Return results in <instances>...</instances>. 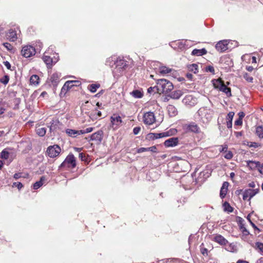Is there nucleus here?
I'll use <instances>...</instances> for the list:
<instances>
[{
    "label": "nucleus",
    "mask_w": 263,
    "mask_h": 263,
    "mask_svg": "<svg viewBox=\"0 0 263 263\" xmlns=\"http://www.w3.org/2000/svg\"><path fill=\"white\" fill-rule=\"evenodd\" d=\"M112 64L116 65L112 71L114 77H120L128 67V62L125 61L123 58H118L116 60L115 57H111L106 60V65L111 66Z\"/></svg>",
    "instance_id": "obj_1"
},
{
    "label": "nucleus",
    "mask_w": 263,
    "mask_h": 263,
    "mask_svg": "<svg viewBox=\"0 0 263 263\" xmlns=\"http://www.w3.org/2000/svg\"><path fill=\"white\" fill-rule=\"evenodd\" d=\"M197 114L199 117L200 122L206 125L212 120L214 110L207 107H201L198 110Z\"/></svg>",
    "instance_id": "obj_2"
},
{
    "label": "nucleus",
    "mask_w": 263,
    "mask_h": 263,
    "mask_svg": "<svg viewBox=\"0 0 263 263\" xmlns=\"http://www.w3.org/2000/svg\"><path fill=\"white\" fill-rule=\"evenodd\" d=\"M157 92L167 95L173 90L174 86L173 84L169 81L161 79L157 80Z\"/></svg>",
    "instance_id": "obj_3"
},
{
    "label": "nucleus",
    "mask_w": 263,
    "mask_h": 263,
    "mask_svg": "<svg viewBox=\"0 0 263 263\" xmlns=\"http://www.w3.org/2000/svg\"><path fill=\"white\" fill-rule=\"evenodd\" d=\"M212 82L214 88L225 93L228 97L232 96L231 88L228 87L221 79H214Z\"/></svg>",
    "instance_id": "obj_4"
},
{
    "label": "nucleus",
    "mask_w": 263,
    "mask_h": 263,
    "mask_svg": "<svg viewBox=\"0 0 263 263\" xmlns=\"http://www.w3.org/2000/svg\"><path fill=\"white\" fill-rule=\"evenodd\" d=\"M76 166V158L73 154H70L67 156L65 160L60 165V167L74 168Z\"/></svg>",
    "instance_id": "obj_5"
},
{
    "label": "nucleus",
    "mask_w": 263,
    "mask_h": 263,
    "mask_svg": "<svg viewBox=\"0 0 263 263\" xmlns=\"http://www.w3.org/2000/svg\"><path fill=\"white\" fill-rule=\"evenodd\" d=\"M35 52V48L30 45L24 46L21 50V54L25 58H30L34 55Z\"/></svg>",
    "instance_id": "obj_6"
},
{
    "label": "nucleus",
    "mask_w": 263,
    "mask_h": 263,
    "mask_svg": "<svg viewBox=\"0 0 263 263\" xmlns=\"http://www.w3.org/2000/svg\"><path fill=\"white\" fill-rule=\"evenodd\" d=\"M61 151V148L59 145H53L47 148V153L50 158H54L59 155Z\"/></svg>",
    "instance_id": "obj_7"
},
{
    "label": "nucleus",
    "mask_w": 263,
    "mask_h": 263,
    "mask_svg": "<svg viewBox=\"0 0 263 263\" xmlns=\"http://www.w3.org/2000/svg\"><path fill=\"white\" fill-rule=\"evenodd\" d=\"M183 128L186 132H192L196 134H198L200 132L199 126L194 122H191L189 124H185Z\"/></svg>",
    "instance_id": "obj_8"
},
{
    "label": "nucleus",
    "mask_w": 263,
    "mask_h": 263,
    "mask_svg": "<svg viewBox=\"0 0 263 263\" xmlns=\"http://www.w3.org/2000/svg\"><path fill=\"white\" fill-rule=\"evenodd\" d=\"M259 191V189L254 190L247 189L245 190L242 194L243 199L244 200H248L250 201L253 197L258 193Z\"/></svg>",
    "instance_id": "obj_9"
},
{
    "label": "nucleus",
    "mask_w": 263,
    "mask_h": 263,
    "mask_svg": "<svg viewBox=\"0 0 263 263\" xmlns=\"http://www.w3.org/2000/svg\"><path fill=\"white\" fill-rule=\"evenodd\" d=\"M143 118L144 123L147 125H152L156 121L154 114L151 111L145 113L143 115Z\"/></svg>",
    "instance_id": "obj_10"
},
{
    "label": "nucleus",
    "mask_w": 263,
    "mask_h": 263,
    "mask_svg": "<svg viewBox=\"0 0 263 263\" xmlns=\"http://www.w3.org/2000/svg\"><path fill=\"white\" fill-rule=\"evenodd\" d=\"M172 134L171 133L170 131H167L160 133H150L147 135V136L149 139L155 140L163 137H168L171 136Z\"/></svg>",
    "instance_id": "obj_11"
},
{
    "label": "nucleus",
    "mask_w": 263,
    "mask_h": 263,
    "mask_svg": "<svg viewBox=\"0 0 263 263\" xmlns=\"http://www.w3.org/2000/svg\"><path fill=\"white\" fill-rule=\"evenodd\" d=\"M228 44L227 40L220 41L218 42L216 45L215 48L217 51L223 52L228 49Z\"/></svg>",
    "instance_id": "obj_12"
},
{
    "label": "nucleus",
    "mask_w": 263,
    "mask_h": 263,
    "mask_svg": "<svg viewBox=\"0 0 263 263\" xmlns=\"http://www.w3.org/2000/svg\"><path fill=\"white\" fill-rule=\"evenodd\" d=\"M103 134L102 130H98L91 135L90 140L95 141L100 143L102 140Z\"/></svg>",
    "instance_id": "obj_13"
},
{
    "label": "nucleus",
    "mask_w": 263,
    "mask_h": 263,
    "mask_svg": "<svg viewBox=\"0 0 263 263\" xmlns=\"http://www.w3.org/2000/svg\"><path fill=\"white\" fill-rule=\"evenodd\" d=\"M178 143V138H171L165 141L164 144L165 147H174L176 146Z\"/></svg>",
    "instance_id": "obj_14"
},
{
    "label": "nucleus",
    "mask_w": 263,
    "mask_h": 263,
    "mask_svg": "<svg viewBox=\"0 0 263 263\" xmlns=\"http://www.w3.org/2000/svg\"><path fill=\"white\" fill-rule=\"evenodd\" d=\"M61 76V74L58 72H55L52 74L50 80L53 86H57L58 85Z\"/></svg>",
    "instance_id": "obj_15"
},
{
    "label": "nucleus",
    "mask_w": 263,
    "mask_h": 263,
    "mask_svg": "<svg viewBox=\"0 0 263 263\" xmlns=\"http://www.w3.org/2000/svg\"><path fill=\"white\" fill-rule=\"evenodd\" d=\"M110 121L112 125H119L122 121L120 116L114 114L110 118Z\"/></svg>",
    "instance_id": "obj_16"
},
{
    "label": "nucleus",
    "mask_w": 263,
    "mask_h": 263,
    "mask_svg": "<svg viewBox=\"0 0 263 263\" xmlns=\"http://www.w3.org/2000/svg\"><path fill=\"white\" fill-rule=\"evenodd\" d=\"M229 183L224 182L220 191V196L221 198H223L227 195Z\"/></svg>",
    "instance_id": "obj_17"
},
{
    "label": "nucleus",
    "mask_w": 263,
    "mask_h": 263,
    "mask_svg": "<svg viewBox=\"0 0 263 263\" xmlns=\"http://www.w3.org/2000/svg\"><path fill=\"white\" fill-rule=\"evenodd\" d=\"M7 39L11 42H14L17 39V34L15 31L10 30L7 34Z\"/></svg>",
    "instance_id": "obj_18"
},
{
    "label": "nucleus",
    "mask_w": 263,
    "mask_h": 263,
    "mask_svg": "<svg viewBox=\"0 0 263 263\" xmlns=\"http://www.w3.org/2000/svg\"><path fill=\"white\" fill-rule=\"evenodd\" d=\"M157 149L156 146H153L149 147H141L137 149L138 153H141L144 152L151 151L153 153H157Z\"/></svg>",
    "instance_id": "obj_19"
},
{
    "label": "nucleus",
    "mask_w": 263,
    "mask_h": 263,
    "mask_svg": "<svg viewBox=\"0 0 263 263\" xmlns=\"http://www.w3.org/2000/svg\"><path fill=\"white\" fill-rule=\"evenodd\" d=\"M167 109L170 117H174L177 114L176 108L172 105H168L167 106Z\"/></svg>",
    "instance_id": "obj_20"
},
{
    "label": "nucleus",
    "mask_w": 263,
    "mask_h": 263,
    "mask_svg": "<svg viewBox=\"0 0 263 263\" xmlns=\"http://www.w3.org/2000/svg\"><path fill=\"white\" fill-rule=\"evenodd\" d=\"M43 60L44 62L46 63V64L47 65L48 67H50L53 65V61H52V58L50 56L46 55L44 54V55L43 57Z\"/></svg>",
    "instance_id": "obj_21"
},
{
    "label": "nucleus",
    "mask_w": 263,
    "mask_h": 263,
    "mask_svg": "<svg viewBox=\"0 0 263 263\" xmlns=\"http://www.w3.org/2000/svg\"><path fill=\"white\" fill-rule=\"evenodd\" d=\"M216 242H218L221 245H226L228 241L222 236L220 235H217L214 238Z\"/></svg>",
    "instance_id": "obj_22"
},
{
    "label": "nucleus",
    "mask_w": 263,
    "mask_h": 263,
    "mask_svg": "<svg viewBox=\"0 0 263 263\" xmlns=\"http://www.w3.org/2000/svg\"><path fill=\"white\" fill-rule=\"evenodd\" d=\"M207 51L204 48H202L201 49H194L192 52V54L193 55H197L200 56L206 53Z\"/></svg>",
    "instance_id": "obj_23"
},
{
    "label": "nucleus",
    "mask_w": 263,
    "mask_h": 263,
    "mask_svg": "<svg viewBox=\"0 0 263 263\" xmlns=\"http://www.w3.org/2000/svg\"><path fill=\"white\" fill-rule=\"evenodd\" d=\"M182 95V92L180 90H175L172 92L169 96L174 99H179Z\"/></svg>",
    "instance_id": "obj_24"
},
{
    "label": "nucleus",
    "mask_w": 263,
    "mask_h": 263,
    "mask_svg": "<svg viewBox=\"0 0 263 263\" xmlns=\"http://www.w3.org/2000/svg\"><path fill=\"white\" fill-rule=\"evenodd\" d=\"M172 71L171 68L164 66H160L159 68V72L162 74H165L170 73Z\"/></svg>",
    "instance_id": "obj_25"
},
{
    "label": "nucleus",
    "mask_w": 263,
    "mask_h": 263,
    "mask_svg": "<svg viewBox=\"0 0 263 263\" xmlns=\"http://www.w3.org/2000/svg\"><path fill=\"white\" fill-rule=\"evenodd\" d=\"M45 180V177L44 176L41 177L39 181H36L33 184V189L37 190L39 189L41 186L43 185V181H44Z\"/></svg>",
    "instance_id": "obj_26"
},
{
    "label": "nucleus",
    "mask_w": 263,
    "mask_h": 263,
    "mask_svg": "<svg viewBox=\"0 0 263 263\" xmlns=\"http://www.w3.org/2000/svg\"><path fill=\"white\" fill-rule=\"evenodd\" d=\"M130 93L135 98H141L143 96V93L139 90H134Z\"/></svg>",
    "instance_id": "obj_27"
},
{
    "label": "nucleus",
    "mask_w": 263,
    "mask_h": 263,
    "mask_svg": "<svg viewBox=\"0 0 263 263\" xmlns=\"http://www.w3.org/2000/svg\"><path fill=\"white\" fill-rule=\"evenodd\" d=\"M100 87V85L99 84H92L88 86V89L90 92L95 93Z\"/></svg>",
    "instance_id": "obj_28"
},
{
    "label": "nucleus",
    "mask_w": 263,
    "mask_h": 263,
    "mask_svg": "<svg viewBox=\"0 0 263 263\" xmlns=\"http://www.w3.org/2000/svg\"><path fill=\"white\" fill-rule=\"evenodd\" d=\"M74 83H77L75 85L76 86L79 84V82L77 81H68L65 83V87L68 88L69 89L74 86Z\"/></svg>",
    "instance_id": "obj_29"
},
{
    "label": "nucleus",
    "mask_w": 263,
    "mask_h": 263,
    "mask_svg": "<svg viewBox=\"0 0 263 263\" xmlns=\"http://www.w3.org/2000/svg\"><path fill=\"white\" fill-rule=\"evenodd\" d=\"M39 77L36 74L32 75L30 79V82L31 84L36 85L39 84Z\"/></svg>",
    "instance_id": "obj_30"
},
{
    "label": "nucleus",
    "mask_w": 263,
    "mask_h": 263,
    "mask_svg": "<svg viewBox=\"0 0 263 263\" xmlns=\"http://www.w3.org/2000/svg\"><path fill=\"white\" fill-rule=\"evenodd\" d=\"M223 207L224 211L225 212H227L228 213L232 212L233 211V208L230 205V204L227 201L224 202L223 204Z\"/></svg>",
    "instance_id": "obj_31"
},
{
    "label": "nucleus",
    "mask_w": 263,
    "mask_h": 263,
    "mask_svg": "<svg viewBox=\"0 0 263 263\" xmlns=\"http://www.w3.org/2000/svg\"><path fill=\"white\" fill-rule=\"evenodd\" d=\"M66 133L69 136L72 137H76L78 136V131L77 130L72 129H67Z\"/></svg>",
    "instance_id": "obj_32"
},
{
    "label": "nucleus",
    "mask_w": 263,
    "mask_h": 263,
    "mask_svg": "<svg viewBox=\"0 0 263 263\" xmlns=\"http://www.w3.org/2000/svg\"><path fill=\"white\" fill-rule=\"evenodd\" d=\"M192 100H193L192 96L188 95L185 97L182 101L184 104L191 105L192 103L194 104V102H192Z\"/></svg>",
    "instance_id": "obj_33"
},
{
    "label": "nucleus",
    "mask_w": 263,
    "mask_h": 263,
    "mask_svg": "<svg viewBox=\"0 0 263 263\" xmlns=\"http://www.w3.org/2000/svg\"><path fill=\"white\" fill-rule=\"evenodd\" d=\"M256 134L259 138L263 139V127L262 126H259L256 127Z\"/></svg>",
    "instance_id": "obj_34"
},
{
    "label": "nucleus",
    "mask_w": 263,
    "mask_h": 263,
    "mask_svg": "<svg viewBox=\"0 0 263 263\" xmlns=\"http://www.w3.org/2000/svg\"><path fill=\"white\" fill-rule=\"evenodd\" d=\"M198 65L196 64H193L188 66V69L190 71L196 73L198 72Z\"/></svg>",
    "instance_id": "obj_35"
},
{
    "label": "nucleus",
    "mask_w": 263,
    "mask_h": 263,
    "mask_svg": "<svg viewBox=\"0 0 263 263\" xmlns=\"http://www.w3.org/2000/svg\"><path fill=\"white\" fill-rule=\"evenodd\" d=\"M59 122L57 120H52L51 122L50 125L48 127L49 128L50 132L54 131L57 128V126Z\"/></svg>",
    "instance_id": "obj_36"
},
{
    "label": "nucleus",
    "mask_w": 263,
    "mask_h": 263,
    "mask_svg": "<svg viewBox=\"0 0 263 263\" xmlns=\"http://www.w3.org/2000/svg\"><path fill=\"white\" fill-rule=\"evenodd\" d=\"M36 134L40 137H43L46 133V129L45 127L38 128L36 129Z\"/></svg>",
    "instance_id": "obj_37"
},
{
    "label": "nucleus",
    "mask_w": 263,
    "mask_h": 263,
    "mask_svg": "<svg viewBox=\"0 0 263 263\" xmlns=\"http://www.w3.org/2000/svg\"><path fill=\"white\" fill-rule=\"evenodd\" d=\"M248 166H249L251 169H254L258 167L259 164V162H255L253 161H249L247 162Z\"/></svg>",
    "instance_id": "obj_38"
},
{
    "label": "nucleus",
    "mask_w": 263,
    "mask_h": 263,
    "mask_svg": "<svg viewBox=\"0 0 263 263\" xmlns=\"http://www.w3.org/2000/svg\"><path fill=\"white\" fill-rule=\"evenodd\" d=\"M9 153L7 149H4L1 153V158L4 159H7L9 158Z\"/></svg>",
    "instance_id": "obj_39"
},
{
    "label": "nucleus",
    "mask_w": 263,
    "mask_h": 263,
    "mask_svg": "<svg viewBox=\"0 0 263 263\" xmlns=\"http://www.w3.org/2000/svg\"><path fill=\"white\" fill-rule=\"evenodd\" d=\"M247 146L249 147L257 148L260 146V144L255 142H247Z\"/></svg>",
    "instance_id": "obj_40"
},
{
    "label": "nucleus",
    "mask_w": 263,
    "mask_h": 263,
    "mask_svg": "<svg viewBox=\"0 0 263 263\" xmlns=\"http://www.w3.org/2000/svg\"><path fill=\"white\" fill-rule=\"evenodd\" d=\"M244 79L249 83H252L253 81V78L252 77L250 76L248 73H245L243 74Z\"/></svg>",
    "instance_id": "obj_41"
},
{
    "label": "nucleus",
    "mask_w": 263,
    "mask_h": 263,
    "mask_svg": "<svg viewBox=\"0 0 263 263\" xmlns=\"http://www.w3.org/2000/svg\"><path fill=\"white\" fill-rule=\"evenodd\" d=\"M9 80V77L8 76L6 75L0 79V81L2 83L6 85L7 84Z\"/></svg>",
    "instance_id": "obj_42"
},
{
    "label": "nucleus",
    "mask_w": 263,
    "mask_h": 263,
    "mask_svg": "<svg viewBox=\"0 0 263 263\" xmlns=\"http://www.w3.org/2000/svg\"><path fill=\"white\" fill-rule=\"evenodd\" d=\"M13 102L15 104L14 109H17L18 108V105L21 102V99L18 98H14L13 100Z\"/></svg>",
    "instance_id": "obj_43"
},
{
    "label": "nucleus",
    "mask_w": 263,
    "mask_h": 263,
    "mask_svg": "<svg viewBox=\"0 0 263 263\" xmlns=\"http://www.w3.org/2000/svg\"><path fill=\"white\" fill-rule=\"evenodd\" d=\"M200 252L204 256H207L208 255V250L207 249L205 248H202L201 246H200Z\"/></svg>",
    "instance_id": "obj_44"
},
{
    "label": "nucleus",
    "mask_w": 263,
    "mask_h": 263,
    "mask_svg": "<svg viewBox=\"0 0 263 263\" xmlns=\"http://www.w3.org/2000/svg\"><path fill=\"white\" fill-rule=\"evenodd\" d=\"M3 45L9 51L13 49V46L9 43H4Z\"/></svg>",
    "instance_id": "obj_45"
},
{
    "label": "nucleus",
    "mask_w": 263,
    "mask_h": 263,
    "mask_svg": "<svg viewBox=\"0 0 263 263\" xmlns=\"http://www.w3.org/2000/svg\"><path fill=\"white\" fill-rule=\"evenodd\" d=\"M224 157L226 159L230 160L233 157V154L231 151H229L226 154V155L224 156Z\"/></svg>",
    "instance_id": "obj_46"
},
{
    "label": "nucleus",
    "mask_w": 263,
    "mask_h": 263,
    "mask_svg": "<svg viewBox=\"0 0 263 263\" xmlns=\"http://www.w3.org/2000/svg\"><path fill=\"white\" fill-rule=\"evenodd\" d=\"M13 187H17L18 190H21L23 185L22 183L21 182H14L12 185Z\"/></svg>",
    "instance_id": "obj_47"
},
{
    "label": "nucleus",
    "mask_w": 263,
    "mask_h": 263,
    "mask_svg": "<svg viewBox=\"0 0 263 263\" xmlns=\"http://www.w3.org/2000/svg\"><path fill=\"white\" fill-rule=\"evenodd\" d=\"M234 115V112H232V111L229 112L227 116V119L228 120V121H232Z\"/></svg>",
    "instance_id": "obj_48"
},
{
    "label": "nucleus",
    "mask_w": 263,
    "mask_h": 263,
    "mask_svg": "<svg viewBox=\"0 0 263 263\" xmlns=\"http://www.w3.org/2000/svg\"><path fill=\"white\" fill-rule=\"evenodd\" d=\"M140 130H141L140 127H139V126L135 127L133 129V133L134 135H137L139 133Z\"/></svg>",
    "instance_id": "obj_49"
},
{
    "label": "nucleus",
    "mask_w": 263,
    "mask_h": 263,
    "mask_svg": "<svg viewBox=\"0 0 263 263\" xmlns=\"http://www.w3.org/2000/svg\"><path fill=\"white\" fill-rule=\"evenodd\" d=\"M205 70H206V71H209L213 73H214V71H215L214 67L212 66H210V65L206 67Z\"/></svg>",
    "instance_id": "obj_50"
},
{
    "label": "nucleus",
    "mask_w": 263,
    "mask_h": 263,
    "mask_svg": "<svg viewBox=\"0 0 263 263\" xmlns=\"http://www.w3.org/2000/svg\"><path fill=\"white\" fill-rule=\"evenodd\" d=\"M156 89L157 90V87H156V86H155V87H149L148 89H147V92L148 93H152L153 92H154L155 93L156 92V91H155V90Z\"/></svg>",
    "instance_id": "obj_51"
},
{
    "label": "nucleus",
    "mask_w": 263,
    "mask_h": 263,
    "mask_svg": "<svg viewBox=\"0 0 263 263\" xmlns=\"http://www.w3.org/2000/svg\"><path fill=\"white\" fill-rule=\"evenodd\" d=\"M242 124V119L238 118L235 121V125H241Z\"/></svg>",
    "instance_id": "obj_52"
},
{
    "label": "nucleus",
    "mask_w": 263,
    "mask_h": 263,
    "mask_svg": "<svg viewBox=\"0 0 263 263\" xmlns=\"http://www.w3.org/2000/svg\"><path fill=\"white\" fill-rule=\"evenodd\" d=\"M256 246L257 248L260 250V251L263 252V243L260 242H257Z\"/></svg>",
    "instance_id": "obj_53"
},
{
    "label": "nucleus",
    "mask_w": 263,
    "mask_h": 263,
    "mask_svg": "<svg viewBox=\"0 0 263 263\" xmlns=\"http://www.w3.org/2000/svg\"><path fill=\"white\" fill-rule=\"evenodd\" d=\"M257 170L260 173L263 174V164H260L259 163L258 166L257 167Z\"/></svg>",
    "instance_id": "obj_54"
},
{
    "label": "nucleus",
    "mask_w": 263,
    "mask_h": 263,
    "mask_svg": "<svg viewBox=\"0 0 263 263\" xmlns=\"http://www.w3.org/2000/svg\"><path fill=\"white\" fill-rule=\"evenodd\" d=\"M68 90H69V89L68 88L65 87V84H64L61 89V94L62 93L65 94Z\"/></svg>",
    "instance_id": "obj_55"
},
{
    "label": "nucleus",
    "mask_w": 263,
    "mask_h": 263,
    "mask_svg": "<svg viewBox=\"0 0 263 263\" xmlns=\"http://www.w3.org/2000/svg\"><path fill=\"white\" fill-rule=\"evenodd\" d=\"M221 149H220L219 151L220 152H226L228 149V146L227 145H221Z\"/></svg>",
    "instance_id": "obj_56"
},
{
    "label": "nucleus",
    "mask_w": 263,
    "mask_h": 263,
    "mask_svg": "<svg viewBox=\"0 0 263 263\" xmlns=\"http://www.w3.org/2000/svg\"><path fill=\"white\" fill-rule=\"evenodd\" d=\"M79 157L82 161L85 160V156L83 153H80L79 154Z\"/></svg>",
    "instance_id": "obj_57"
},
{
    "label": "nucleus",
    "mask_w": 263,
    "mask_h": 263,
    "mask_svg": "<svg viewBox=\"0 0 263 263\" xmlns=\"http://www.w3.org/2000/svg\"><path fill=\"white\" fill-rule=\"evenodd\" d=\"M84 130L85 134L89 133L93 130V127H88Z\"/></svg>",
    "instance_id": "obj_58"
},
{
    "label": "nucleus",
    "mask_w": 263,
    "mask_h": 263,
    "mask_svg": "<svg viewBox=\"0 0 263 263\" xmlns=\"http://www.w3.org/2000/svg\"><path fill=\"white\" fill-rule=\"evenodd\" d=\"M5 66L7 67L8 69H10L11 68V64L8 61H5L4 62Z\"/></svg>",
    "instance_id": "obj_59"
},
{
    "label": "nucleus",
    "mask_w": 263,
    "mask_h": 263,
    "mask_svg": "<svg viewBox=\"0 0 263 263\" xmlns=\"http://www.w3.org/2000/svg\"><path fill=\"white\" fill-rule=\"evenodd\" d=\"M52 58L53 64L56 63L59 60V57L57 54H56V57L54 56L53 57H52Z\"/></svg>",
    "instance_id": "obj_60"
},
{
    "label": "nucleus",
    "mask_w": 263,
    "mask_h": 263,
    "mask_svg": "<svg viewBox=\"0 0 263 263\" xmlns=\"http://www.w3.org/2000/svg\"><path fill=\"white\" fill-rule=\"evenodd\" d=\"M238 115L239 116L238 118L242 119L243 118L245 117V113L243 112L240 111V112H238Z\"/></svg>",
    "instance_id": "obj_61"
},
{
    "label": "nucleus",
    "mask_w": 263,
    "mask_h": 263,
    "mask_svg": "<svg viewBox=\"0 0 263 263\" xmlns=\"http://www.w3.org/2000/svg\"><path fill=\"white\" fill-rule=\"evenodd\" d=\"M227 126L228 128H232V121H228L227 122Z\"/></svg>",
    "instance_id": "obj_62"
},
{
    "label": "nucleus",
    "mask_w": 263,
    "mask_h": 263,
    "mask_svg": "<svg viewBox=\"0 0 263 263\" xmlns=\"http://www.w3.org/2000/svg\"><path fill=\"white\" fill-rule=\"evenodd\" d=\"M193 74L190 73H187L186 74V78L189 80H192L193 78Z\"/></svg>",
    "instance_id": "obj_63"
},
{
    "label": "nucleus",
    "mask_w": 263,
    "mask_h": 263,
    "mask_svg": "<svg viewBox=\"0 0 263 263\" xmlns=\"http://www.w3.org/2000/svg\"><path fill=\"white\" fill-rule=\"evenodd\" d=\"M21 176V175L20 173H15L14 176H13V177L14 178H15V179H18L19 178H20Z\"/></svg>",
    "instance_id": "obj_64"
}]
</instances>
